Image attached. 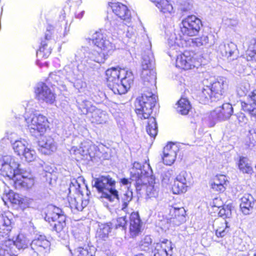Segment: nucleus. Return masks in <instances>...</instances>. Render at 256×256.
Listing matches in <instances>:
<instances>
[{"instance_id": "nucleus-1", "label": "nucleus", "mask_w": 256, "mask_h": 256, "mask_svg": "<svg viewBox=\"0 0 256 256\" xmlns=\"http://www.w3.org/2000/svg\"><path fill=\"white\" fill-rule=\"evenodd\" d=\"M141 78L143 84V93L138 98L135 102L136 112L141 118H148L152 112V108L155 106L157 96L154 95L152 90L156 88V73L155 70H151L148 72L146 78H143L142 70Z\"/></svg>"}, {"instance_id": "nucleus-33", "label": "nucleus", "mask_w": 256, "mask_h": 256, "mask_svg": "<svg viewBox=\"0 0 256 256\" xmlns=\"http://www.w3.org/2000/svg\"><path fill=\"white\" fill-rule=\"evenodd\" d=\"M96 250L94 246L88 244L78 247L75 250L74 256H94Z\"/></svg>"}, {"instance_id": "nucleus-61", "label": "nucleus", "mask_w": 256, "mask_h": 256, "mask_svg": "<svg viewBox=\"0 0 256 256\" xmlns=\"http://www.w3.org/2000/svg\"><path fill=\"white\" fill-rule=\"evenodd\" d=\"M236 117L240 124L241 126L247 122L248 119L244 114L238 113L236 114Z\"/></svg>"}, {"instance_id": "nucleus-51", "label": "nucleus", "mask_w": 256, "mask_h": 256, "mask_svg": "<svg viewBox=\"0 0 256 256\" xmlns=\"http://www.w3.org/2000/svg\"><path fill=\"white\" fill-rule=\"evenodd\" d=\"M82 178H79L78 180H76L75 178H73L71 180V182L70 184V186L68 188L69 192L70 193H74V194H79L82 193L80 190V184L78 182V180H81Z\"/></svg>"}, {"instance_id": "nucleus-39", "label": "nucleus", "mask_w": 256, "mask_h": 256, "mask_svg": "<svg viewBox=\"0 0 256 256\" xmlns=\"http://www.w3.org/2000/svg\"><path fill=\"white\" fill-rule=\"evenodd\" d=\"M14 242L16 248L18 250L28 248V246L30 244L28 238L22 234H19L15 240H14Z\"/></svg>"}, {"instance_id": "nucleus-3", "label": "nucleus", "mask_w": 256, "mask_h": 256, "mask_svg": "<svg viewBox=\"0 0 256 256\" xmlns=\"http://www.w3.org/2000/svg\"><path fill=\"white\" fill-rule=\"evenodd\" d=\"M8 214L0 215V240L2 242L0 248L2 256H12L17 254L14 240L10 238L12 222L10 218V214Z\"/></svg>"}, {"instance_id": "nucleus-16", "label": "nucleus", "mask_w": 256, "mask_h": 256, "mask_svg": "<svg viewBox=\"0 0 256 256\" xmlns=\"http://www.w3.org/2000/svg\"><path fill=\"white\" fill-rule=\"evenodd\" d=\"M13 180L16 188L28 189L32 188L34 184L33 176L29 170L23 168Z\"/></svg>"}, {"instance_id": "nucleus-2", "label": "nucleus", "mask_w": 256, "mask_h": 256, "mask_svg": "<svg viewBox=\"0 0 256 256\" xmlns=\"http://www.w3.org/2000/svg\"><path fill=\"white\" fill-rule=\"evenodd\" d=\"M108 86L115 94H125L133 84L134 76L131 71L112 68L106 72Z\"/></svg>"}, {"instance_id": "nucleus-40", "label": "nucleus", "mask_w": 256, "mask_h": 256, "mask_svg": "<svg viewBox=\"0 0 256 256\" xmlns=\"http://www.w3.org/2000/svg\"><path fill=\"white\" fill-rule=\"evenodd\" d=\"M240 170L243 174H251L252 168L249 160L245 157H240L238 163Z\"/></svg>"}, {"instance_id": "nucleus-17", "label": "nucleus", "mask_w": 256, "mask_h": 256, "mask_svg": "<svg viewBox=\"0 0 256 256\" xmlns=\"http://www.w3.org/2000/svg\"><path fill=\"white\" fill-rule=\"evenodd\" d=\"M210 86L214 100H218L222 98L228 86V80L224 77L217 78Z\"/></svg>"}, {"instance_id": "nucleus-35", "label": "nucleus", "mask_w": 256, "mask_h": 256, "mask_svg": "<svg viewBox=\"0 0 256 256\" xmlns=\"http://www.w3.org/2000/svg\"><path fill=\"white\" fill-rule=\"evenodd\" d=\"M76 102L78 107L82 114L91 113L95 110L96 106H93L90 102L82 97H79Z\"/></svg>"}, {"instance_id": "nucleus-18", "label": "nucleus", "mask_w": 256, "mask_h": 256, "mask_svg": "<svg viewBox=\"0 0 256 256\" xmlns=\"http://www.w3.org/2000/svg\"><path fill=\"white\" fill-rule=\"evenodd\" d=\"M176 56V66L184 70H188L199 66L198 62L190 56L188 52Z\"/></svg>"}, {"instance_id": "nucleus-31", "label": "nucleus", "mask_w": 256, "mask_h": 256, "mask_svg": "<svg viewBox=\"0 0 256 256\" xmlns=\"http://www.w3.org/2000/svg\"><path fill=\"white\" fill-rule=\"evenodd\" d=\"M110 25L114 27L115 30L118 31L120 34L124 30H126V36L128 38H131L134 35L135 30L132 28L128 26L124 22H120L118 20H112L110 22Z\"/></svg>"}, {"instance_id": "nucleus-29", "label": "nucleus", "mask_w": 256, "mask_h": 256, "mask_svg": "<svg viewBox=\"0 0 256 256\" xmlns=\"http://www.w3.org/2000/svg\"><path fill=\"white\" fill-rule=\"evenodd\" d=\"M52 34L48 32L45 34V40H42L38 50L36 52V56L38 60L48 58L51 54L50 46H48V40L51 38Z\"/></svg>"}, {"instance_id": "nucleus-49", "label": "nucleus", "mask_w": 256, "mask_h": 256, "mask_svg": "<svg viewBox=\"0 0 256 256\" xmlns=\"http://www.w3.org/2000/svg\"><path fill=\"white\" fill-rule=\"evenodd\" d=\"M64 73V71L58 70L52 72L50 74L48 77V80L50 82L52 83V84L54 85V83H58L62 82V80L63 78L62 76Z\"/></svg>"}, {"instance_id": "nucleus-22", "label": "nucleus", "mask_w": 256, "mask_h": 256, "mask_svg": "<svg viewBox=\"0 0 256 256\" xmlns=\"http://www.w3.org/2000/svg\"><path fill=\"white\" fill-rule=\"evenodd\" d=\"M178 150V148L174 144H168L164 148L163 156L162 157L164 163L166 165H172L175 161L176 152Z\"/></svg>"}, {"instance_id": "nucleus-37", "label": "nucleus", "mask_w": 256, "mask_h": 256, "mask_svg": "<svg viewBox=\"0 0 256 256\" xmlns=\"http://www.w3.org/2000/svg\"><path fill=\"white\" fill-rule=\"evenodd\" d=\"M111 230L112 227L108 224H100L96 232V238L98 240H106L108 238Z\"/></svg>"}, {"instance_id": "nucleus-20", "label": "nucleus", "mask_w": 256, "mask_h": 256, "mask_svg": "<svg viewBox=\"0 0 256 256\" xmlns=\"http://www.w3.org/2000/svg\"><path fill=\"white\" fill-rule=\"evenodd\" d=\"M87 68L86 64L82 62L74 68L70 66H66L64 71L66 78L70 81H72L74 80L82 78Z\"/></svg>"}, {"instance_id": "nucleus-4", "label": "nucleus", "mask_w": 256, "mask_h": 256, "mask_svg": "<svg viewBox=\"0 0 256 256\" xmlns=\"http://www.w3.org/2000/svg\"><path fill=\"white\" fill-rule=\"evenodd\" d=\"M26 126L32 135H42L48 127L46 116L38 112H26L24 116Z\"/></svg>"}, {"instance_id": "nucleus-47", "label": "nucleus", "mask_w": 256, "mask_h": 256, "mask_svg": "<svg viewBox=\"0 0 256 256\" xmlns=\"http://www.w3.org/2000/svg\"><path fill=\"white\" fill-rule=\"evenodd\" d=\"M176 40L174 35H172L168 40V45L170 46V51L168 54L170 57L174 56V52H177L179 50L180 46L178 43L175 41Z\"/></svg>"}, {"instance_id": "nucleus-42", "label": "nucleus", "mask_w": 256, "mask_h": 256, "mask_svg": "<svg viewBox=\"0 0 256 256\" xmlns=\"http://www.w3.org/2000/svg\"><path fill=\"white\" fill-rule=\"evenodd\" d=\"M69 204L72 208H74L78 211H82L88 204V200H82L80 198H71Z\"/></svg>"}, {"instance_id": "nucleus-59", "label": "nucleus", "mask_w": 256, "mask_h": 256, "mask_svg": "<svg viewBox=\"0 0 256 256\" xmlns=\"http://www.w3.org/2000/svg\"><path fill=\"white\" fill-rule=\"evenodd\" d=\"M187 176L188 174L186 172V171H182L178 175H177L175 180L190 184V182L187 179Z\"/></svg>"}, {"instance_id": "nucleus-56", "label": "nucleus", "mask_w": 256, "mask_h": 256, "mask_svg": "<svg viewBox=\"0 0 256 256\" xmlns=\"http://www.w3.org/2000/svg\"><path fill=\"white\" fill-rule=\"evenodd\" d=\"M246 143L249 146H254L256 142V132L254 129L249 130L247 134Z\"/></svg>"}, {"instance_id": "nucleus-5", "label": "nucleus", "mask_w": 256, "mask_h": 256, "mask_svg": "<svg viewBox=\"0 0 256 256\" xmlns=\"http://www.w3.org/2000/svg\"><path fill=\"white\" fill-rule=\"evenodd\" d=\"M94 186L102 196L114 202L119 200L118 192L115 188V180L110 176H102L94 180Z\"/></svg>"}, {"instance_id": "nucleus-55", "label": "nucleus", "mask_w": 256, "mask_h": 256, "mask_svg": "<svg viewBox=\"0 0 256 256\" xmlns=\"http://www.w3.org/2000/svg\"><path fill=\"white\" fill-rule=\"evenodd\" d=\"M192 42L197 46H205L208 43V38L206 36H202L192 39Z\"/></svg>"}, {"instance_id": "nucleus-21", "label": "nucleus", "mask_w": 256, "mask_h": 256, "mask_svg": "<svg viewBox=\"0 0 256 256\" xmlns=\"http://www.w3.org/2000/svg\"><path fill=\"white\" fill-rule=\"evenodd\" d=\"M154 60L153 54L150 50L142 54V70L143 78H146L148 72H150L151 70H154Z\"/></svg>"}, {"instance_id": "nucleus-57", "label": "nucleus", "mask_w": 256, "mask_h": 256, "mask_svg": "<svg viewBox=\"0 0 256 256\" xmlns=\"http://www.w3.org/2000/svg\"><path fill=\"white\" fill-rule=\"evenodd\" d=\"M74 87L80 92H83L86 87V83L82 80V78L73 80Z\"/></svg>"}, {"instance_id": "nucleus-7", "label": "nucleus", "mask_w": 256, "mask_h": 256, "mask_svg": "<svg viewBox=\"0 0 256 256\" xmlns=\"http://www.w3.org/2000/svg\"><path fill=\"white\" fill-rule=\"evenodd\" d=\"M100 148L93 144L90 141H84L81 143L79 148L72 146L70 150L71 155L74 156V158L78 160H92V158L101 157Z\"/></svg>"}, {"instance_id": "nucleus-27", "label": "nucleus", "mask_w": 256, "mask_h": 256, "mask_svg": "<svg viewBox=\"0 0 256 256\" xmlns=\"http://www.w3.org/2000/svg\"><path fill=\"white\" fill-rule=\"evenodd\" d=\"M39 150L44 154H50L56 149L54 140L51 137H44L38 142Z\"/></svg>"}, {"instance_id": "nucleus-12", "label": "nucleus", "mask_w": 256, "mask_h": 256, "mask_svg": "<svg viewBox=\"0 0 256 256\" xmlns=\"http://www.w3.org/2000/svg\"><path fill=\"white\" fill-rule=\"evenodd\" d=\"M50 242L44 236L38 235L32 241L28 253L31 256H45Z\"/></svg>"}, {"instance_id": "nucleus-54", "label": "nucleus", "mask_w": 256, "mask_h": 256, "mask_svg": "<svg viewBox=\"0 0 256 256\" xmlns=\"http://www.w3.org/2000/svg\"><path fill=\"white\" fill-rule=\"evenodd\" d=\"M232 215L231 206L226 205L222 206L218 212V216L224 218H229Z\"/></svg>"}, {"instance_id": "nucleus-53", "label": "nucleus", "mask_w": 256, "mask_h": 256, "mask_svg": "<svg viewBox=\"0 0 256 256\" xmlns=\"http://www.w3.org/2000/svg\"><path fill=\"white\" fill-rule=\"evenodd\" d=\"M21 156H22L28 162L34 161L37 157L35 150L28 147Z\"/></svg>"}, {"instance_id": "nucleus-13", "label": "nucleus", "mask_w": 256, "mask_h": 256, "mask_svg": "<svg viewBox=\"0 0 256 256\" xmlns=\"http://www.w3.org/2000/svg\"><path fill=\"white\" fill-rule=\"evenodd\" d=\"M82 50L84 51L85 59L84 63L87 67L94 68L96 66V64L104 63L105 61L106 52H100L88 48H84Z\"/></svg>"}, {"instance_id": "nucleus-50", "label": "nucleus", "mask_w": 256, "mask_h": 256, "mask_svg": "<svg viewBox=\"0 0 256 256\" xmlns=\"http://www.w3.org/2000/svg\"><path fill=\"white\" fill-rule=\"evenodd\" d=\"M228 222L224 220L216 230V235L218 238H222L230 231V226L228 225Z\"/></svg>"}, {"instance_id": "nucleus-26", "label": "nucleus", "mask_w": 256, "mask_h": 256, "mask_svg": "<svg viewBox=\"0 0 256 256\" xmlns=\"http://www.w3.org/2000/svg\"><path fill=\"white\" fill-rule=\"evenodd\" d=\"M242 109L252 116L256 118V90L248 96L246 102H242Z\"/></svg>"}, {"instance_id": "nucleus-60", "label": "nucleus", "mask_w": 256, "mask_h": 256, "mask_svg": "<svg viewBox=\"0 0 256 256\" xmlns=\"http://www.w3.org/2000/svg\"><path fill=\"white\" fill-rule=\"evenodd\" d=\"M126 224L127 220H126V216H122L118 218L116 220V228H122V229H125Z\"/></svg>"}, {"instance_id": "nucleus-19", "label": "nucleus", "mask_w": 256, "mask_h": 256, "mask_svg": "<svg viewBox=\"0 0 256 256\" xmlns=\"http://www.w3.org/2000/svg\"><path fill=\"white\" fill-rule=\"evenodd\" d=\"M108 4L112 12L120 18V20L115 19L112 20H118L120 22L126 21V22H129L130 18V14L126 6L118 2H108Z\"/></svg>"}, {"instance_id": "nucleus-43", "label": "nucleus", "mask_w": 256, "mask_h": 256, "mask_svg": "<svg viewBox=\"0 0 256 256\" xmlns=\"http://www.w3.org/2000/svg\"><path fill=\"white\" fill-rule=\"evenodd\" d=\"M191 108L190 104L188 99L181 98L178 102L177 111L182 115L187 114Z\"/></svg>"}, {"instance_id": "nucleus-11", "label": "nucleus", "mask_w": 256, "mask_h": 256, "mask_svg": "<svg viewBox=\"0 0 256 256\" xmlns=\"http://www.w3.org/2000/svg\"><path fill=\"white\" fill-rule=\"evenodd\" d=\"M202 26L200 19L195 16H188L182 20L180 24V31L185 36H192L196 35Z\"/></svg>"}, {"instance_id": "nucleus-64", "label": "nucleus", "mask_w": 256, "mask_h": 256, "mask_svg": "<svg viewBox=\"0 0 256 256\" xmlns=\"http://www.w3.org/2000/svg\"><path fill=\"white\" fill-rule=\"evenodd\" d=\"M192 8V5L188 4L187 7L183 6L182 8V10L184 12H187L190 10Z\"/></svg>"}, {"instance_id": "nucleus-34", "label": "nucleus", "mask_w": 256, "mask_h": 256, "mask_svg": "<svg viewBox=\"0 0 256 256\" xmlns=\"http://www.w3.org/2000/svg\"><path fill=\"white\" fill-rule=\"evenodd\" d=\"M154 181V178L151 174L148 177V180L146 181V182L148 183V185L146 186V194L147 196L149 198H156L158 196V188L157 186L155 185ZM146 184L147 183L143 185L142 187Z\"/></svg>"}, {"instance_id": "nucleus-36", "label": "nucleus", "mask_w": 256, "mask_h": 256, "mask_svg": "<svg viewBox=\"0 0 256 256\" xmlns=\"http://www.w3.org/2000/svg\"><path fill=\"white\" fill-rule=\"evenodd\" d=\"M91 121L92 123L102 124L106 123L108 120V116L106 112L100 109L95 108V110L91 112Z\"/></svg>"}, {"instance_id": "nucleus-48", "label": "nucleus", "mask_w": 256, "mask_h": 256, "mask_svg": "<svg viewBox=\"0 0 256 256\" xmlns=\"http://www.w3.org/2000/svg\"><path fill=\"white\" fill-rule=\"evenodd\" d=\"M188 184L187 183L174 180V184L172 187L173 192L175 194H178L186 192Z\"/></svg>"}, {"instance_id": "nucleus-32", "label": "nucleus", "mask_w": 256, "mask_h": 256, "mask_svg": "<svg viewBox=\"0 0 256 256\" xmlns=\"http://www.w3.org/2000/svg\"><path fill=\"white\" fill-rule=\"evenodd\" d=\"M214 95L212 94V90L210 86H204L202 90L198 93V98L200 102L203 104H208L210 102L216 101L214 100Z\"/></svg>"}, {"instance_id": "nucleus-23", "label": "nucleus", "mask_w": 256, "mask_h": 256, "mask_svg": "<svg viewBox=\"0 0 256 256\" xmlns=\"http://www.w3.org/2000/svg\"><path fill=\"white\" fill-rule=\"evenodd\" d=\"M172 243L168 240H164L156 244L153 252L154 256H172L173 254Z\"/></svg>"}, {"instance_id": "nucleus-30", "label": "nucleus", "mask_w": 256, "mask_h": 256, "mask_svg": "<svg viewBox=\"0 0 256 256\" xmlns=\"http://www.w3.org/2000/svg\"><path fill=\"white\" fill-rule=\"evenodd\" d=\"M186 210L184 208H176L170 206V218L173 219V222L176 224H180L185 221Z\"/></svg>"}, {"instance_id": "nucleus-25", "label": "nucleus", "mask_w": 256, "mask_h": 256, "mask_svg": "<svg viewBox=\"0 0 256 256\" xmlns=\"http://www.w3.org/2000/svg\"><path fill=\"white\" fill-rule=\"evenodd\" d=\"M142 222L137 212H132L130 216V232L132 237H134L140 232Z\"/></svg>"}, {"instance_id": "nucleus-63", "label": "nucleus", "mask_w": 256, "mask_h": 256, "mask_svg": "<svg viewBox=\"0 0 256 256\" xmlns=\"http://www.w3.org/2000/svg\"><path fill=\"white\" fill-rule=\"evenodd\" d=\"M120 182L123 185H128V184H133L134 186V181H132L130 178L128 180V178H123L120 180Z\"/></svg>"}, {"instance_id": "nucleus-58", "label": "nucleus", "mask_w": 256, "mask_h": 256, "mask_svg": "<svg viewBox=\"0 0 256 256\" xmlns=\"http://www.w3.org/2000/svg\"><path fill=\"white\" fill-rule=\"evenodd\" d=\"M152 240L150 236H146L143 240L140 242V246L141 249L146 250V248H148V246L152 243Z\"/></svg>"}, {"instance_id": "nucleus-38", "label": "nucleus", "mask_w": 256, "mask_h": 256, "mask_svg": "<svg viewBox=\"0 0 256 256\" xmlns=\"http://www.w3.org/2000/svg\"><path fill=\"white\" fill-rule=\"evenodd\" d=\"M226 178L224 175L216 176L212 184V188L218 192H224L225 190L224 185L226 184Z\"/></svg>"}, {"instance_id": "nucleus-24", "label": "nucleus", "mask_w": 256, "mask_h": 256, "mask_svg": "<svg viewBox=\"0 0 256 256\" xmlns=\"http://www.w3.org/2000/svg\"><path fill=\"white\" fill-rule=\"evenodd\" d=\"M237 46L234 43L230 42L227 44H220L218 51L223 57L231 60L236 58Z\"/></svg>"}, {"instance_id": "nucleus-44", "label": "nucleus", "mask_w": 256, "mask_h": 256, "mask_svg": "<svg viewBox=\"0 0 256 256\" xmlns=\"http://www.w3.org/2000/svg\"><path fill=\"white\" fill-rule=\"evenodd\" d=\"M246 59L248 61H256V39H252L246 52Z\"/></svg>"}, {"instance_id": "nucleus-8", "label": "nucleus", "mask_w": 256, "mask_h": 256, "mask_svg": "<svg viewBox=\"0 0 256 256\" xmlns=\"http://www.w3.org/2000/svg\"><path fill=\"white\" fill-rule=\"evenodd\" d=\"M16 158L10 155H0V170L1 174L10 180H14L22 170Z\"/></svg>"}, {"instance_id": "nucleus-14", "label": "nucleus", "mask_w": 256, "mask_h": 256, "mask_svg": "<svg viewBox=\"0 0 256 256\" xmlns=\"http://www.w3.org/2000/svg\"><path fill=\"white\" fill-rule=\"evenodd\" d=\"M233 113V108L232 104L226 103L216 108L212 111L209 116L214 126L218 122L225 120L228 119Z\"/></svg>"}, {"instance_id": "nucleus-62", "label": "nucleus", "mask_w": 256, "mask_h": 256, "mask_svg": "<svg viewBox=\"0 0 256 256\" xmlns=\"http://www.w3.org/2000/svg\"><path fill=\"white\" fill-rule=\"evenodd\" d=\"M222 202L221 199L218 198L214 199L212 204V206L220 208L222 206Z\"/></svg>"}, {"instance_id": "nucleus-15", "label": "nucleus", "mask_w": 256, "mask_h": 256, "mask_svg": "<svg viewBox=\"0 0 256 256\" xmlns=\"http://www.w3.org/2000/svg\"><path fill=\"white\" fill-rule=\"evenodd\" d=\"M35 93L39 100L44 102L48 104H52L55 102V94L44 82L37 84L35 88Z\"/></svg>"}, {"instance_id": "nucleus-45", "label": "nucleus", "mask_w": 256, "mask_h": 256, "mask_svg": "<svg viewBox=\"0 0 256 256\" xmlns=\"http://www.w3.org/2000/svg\"><path fill=\"white\" fill-rule=\"evenodd\" d=\"M147 133L153 138H154L158 133V126L155 118H150L146 126Z\"/></svg>"}, {"instance_id": "nucleus-10", "label": "nucleus", "mask_w": 256, "mask_h": 256, "mask_svg": "<svg viewBox=\"0 0 256 256\" xmlns=\"http://www.w3.org/2000/svg\"><path fill=\"white\" fill-rule=\"evenodd\" d=\"M92 43L106 54H111L115 50V46L110 42L106 32L104 30L96 32L92 36Z\"/></svg>"}, {"instance_id": "nucleus-46", "label": "nucleus", "mask_w": 256, "mask_h": 256, "mask_svg": "<svg viewBox=\"0 0 256 256\" xmlns=\"http://www.w3.org/2000/svg\"><path fill=\"white\" fill-rule=\"evenodd\" d=\"M156 5L164 14H171L173 10L172 4L167 0H160Z\"/></svg>"}, {"instance_id": "nucleus-9", "label": "nucleus", "mask_w": 256, "mask_h": 256, "mask_svg": "<svg viewBox=\"0 0 256 256\" xmlns=\"http://www.w3.org/2000/svg\"><path fill=\"white\" fill-rule=\"evenodd\" d=\"M143 166L142 164L134 162L130 170V180L134 181V186L137 191L140 190L142 186L146 183L148 177L152 174L150 172H147L142 168Z\"/></svg>"}, {"instance_id": "nucleus-41", "label": "nucleus", "mask_w": 256, "mask_h": 256, "mask_svg": "<svg viewBox=\"0 0 256 256\" xmlns=\"http://www.w3.org/2000/svg\"><path fill=\"white\" fill-rule=\"evenodd\" d=\"M13 150L16 154L21 156L28 148V144L24 139L16 140L12 143Z\"/></svg>"}, {"instance_id": "nucleus-6", "label": "nucleus", "mask_w": 256, "mask_h": 256, "mask_svg": "<svg viewBox=\"0 0 256 256\" xmlns=\"http://www.w3.org/2000/svg\"><path fill=\"white\" fill-rule=\"evenodd\" d=\"M45 214V220L50 224L54 230L60 234L64 232L66 216L61 209L50 205L46 208Z\"/></svg>"}, {"instance_id": "nucleus-52", "label": "nucleus", "mask_w": 256, "mask_h": 256, "mask_svg": "<svg viewBox=\"0 0 256 256\" xmlns=\"http://www.w3.org/2000/svg\"><path fill=\"white\" fill-rule=\"evenodd\" d=\"M132 192L130 190H127L122 196V210L124 212L126 211L127 206L128 203L132 200Z\"/></svg>"}, {"instance_id": "nucleus-28", "label": "nucleus", "mask_w": 256, "mask_h": 256, "mask_svg": "<svg viewBox=\"0 0 256 256\" xmlns=\"http://www.w3.org/2000/svg\"><path fill=\"white\" fill-rule=\"evenodd\" d=\"M256 200L252 195L247 194H245L241 198L240 208L242 212L244 214H249L253 212L255 205Z\"/></svg>"}]
</instances>
